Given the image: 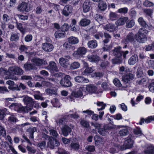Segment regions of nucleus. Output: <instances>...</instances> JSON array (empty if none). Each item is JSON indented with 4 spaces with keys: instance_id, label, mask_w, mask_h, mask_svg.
I'll list each match as a JSON object with an SVG mask.
<instances>
[{
    "instance_id": "9b49d317",
    "label": "nucleus",
    "mask_w": 154,
    "mask_h": 154,
    "mask_svg": "<svg viewBox=\"0 0 154 154\" xmlns=\"http://www.w3.org/2000/svg\"><path fill=\"white\" fill-rule=\"evenodd\" d=\"M17 10L20 12L28 11V4L24 2L20 4L17 7Z\"/></svg>"
},
{
    "instance_id": "aec40b11",
    "label": "nucleus",
    "mask_w": 154,
    "mask_h": 154,
    "mask_svg": "<svg viewBox=\"0 0 154 154\" xmlns=\"http://www.w3.org/2000/svg\"><path fill=\"white\" fill-rule=\"evenodd\" d=\"M32 61L36 66H41L43 64L45 65L47 64V62L46 60L39 58H34L32 60Z\"/></svg>"
},
{
    "instance_id": "6ab92c4d",
    "label": "nucleus",
    "mask_w": 154,
    "mask_h": 154,
    "mask_svg": "<svg viewBox=\"0 0 154 154\" xmlns=\"http://www.w3.org/2000/svg\"><path fill=\"white\" fill-rule=\"evenodd\" d=\"M42 47L45 51L47 52L51 51L54 48L52 44L47 42L43 43Z\"/></svg>"
},
{
    "instance_id": "13d9d810",
    "label": "nucleus",
    "mask_w": 154,
    "mask_h": 154,
    "mask_svg": "<svg viewBox=\"0 0 154 154\" xmlns=\"http://www.w3.org/2000/svg\"><path fill=\"white\" fill-rule=\"evenodd\" d=\"M93 71V69L91 67H88L86 68L83 72L85 75H87L92 72Z\"/></svg>"
},
{
    "instance_id": "f8f14e48",
    "label": "nucleus",
    "mask_w": 154,
    "mask_h": 154,
    "mask_svg": "<svg viewBox=\"0 0 154 154\" xmlns=\"http://www.w3.org/2000/svg\"><path fill=\"white\" fill-rule=\"evenodd\" d=\"M116 128H123L120 130L119 132V134L121 136H125L129 134V131L127 128L124 125H118L116 126Z\"/></svg>"
},
{
    "instance_id": "72a5a7b5",
    "label": "nucleus",
    "mask_w": 154,
    "mask_h": 154,
    "mask_svg": "<svg viewBox=\"0 0 154 154\" xmlns=\"http://www.w3.org/2000/svg\"><path fill=\"white\" fill-rule=\"evenodd\" d=\"M119 19L116 22L118 26L124 25L128 19L127 17H124L122 18H121L120 17Z\"/></svg>"
},
{
    "instance_id": "338daca9",
    "label": "nucleus",
    "mask_w": 154,
    "mask_h": 154,
    "mask_svg": "<svg viewBox=\"0 0 154 154\" xmlns=\"http://www.w3.org/2000/svg\"><path fill=\"white\" fill-rule=\"evenodd\" d=\"M32 35L28 34L25 37L24 40L26 42H29L32 40Z\"/></svg>"
},
{
    "instance_id": "79ce46f5",
    "label": "nucleus",
    "mask_w": 154,
    "mask_h": 154,
    "mask_svg": "<svg viewBox=\"0 0 154 154\" xmlns=\"http://www.w3.org/2000/svg\"><path fill=\"white\" fill-rule=\"evenodd\" d=\"M94 19L99 23H100L103 19V17L101 14H96L94 15Z\"/></svg>"
},
{
    "instance_id": "4be33fe9",
    "label": "nucleus",
    "mask_w": 154,
    "mask_h": 154,
    "mask_svg": "<svg viewBox=\"0 0 154 154\" xmlns=\"http://www.w3.org/2000/svg\"><path fill=\"white\" fill-rule=\"evenodd\" d=\"M59 63L61 66L64 68H67L69 65V60L63 57L59 59Z\"/></svg>"
},
{
    "instance_id": "473e14b6",
    "label": "nucleus",
    "mask_w": 154,
    "mask_h": 154,
    "mask_svg": "<svg viewBox=\"0 0 154 154\" xmlns=\"http://www.w3.org/2000/svg\"><path fill=\"white\" fill-rule=\"evenodd\" d=\"M68 41L69 44L71 45H74L77 44L79 40L77 38L73 36H70L68 38Z\"/></svg>"
},
{
    "instance_id": "6e6552de",
    "label": "nucleus",
    "mask_w": 154,
    "mask_h": 154,
    "mask_svg": "<svg viewBox=\"0 0 154 154\" xmlns=\"http://www.w3.org/2000/svg\"><path fill=\"white\" fill-rule=\"evenodd\" d=\"M47 69L52 73L57 72L59 71V69L57 66L56 64L53 61L49 62Z\"/></svg>"
},
{
    "instance_id": "f257e3e1",
    "label": "nucleus",
    "mask_w": 154,
    "mask_h": 154,
    "mask_svg": "<svg viewBox=\"0 0 154 154\" xmlns=\"http://www.w3.org/2000/svg\"><path fill=\"white\" fill-rule=\"evenodd\" d=\"M148 31L145 28H141L135 34V39L139 43H144L147 40V35Z\"/></svg>"
},
{
    "instance_id": "e433bc0d",
    "label": "nucleus",
    "mask_w": 154,
    "mask_h": 154,
    "mask_svg": "<svg viewBox=\"0 0 154 154\" xmlns=\"http://www.w3.org/2000/svg\"><path fill=\"white\" fill-rule=\"evenodd\" d=\"M27 106H15L14 110L19 112H28Z\"/></svg>"
},
{
    "instance_id": "7c9ffc66",
    "label": "nucleus",
    "mask_w": 154,
    "mask_h": 154,
    "mask_svg": "<svg viewBox=\"0 0 154 154\" xmlns=\"http://www.w3.org/2000/svg\"><path fill=\"white\" fill-rule=\"evenodd\" d=\"M138 21L140 25L141 26L143 27V28H148L149 27V26L148 24L144 20L143 17H139L138 20Z\"/></svg>"
},
{
    "instance_id": "052dcab7",
    "label": "nucleus",
    "mask_w": 154,
    "mask_h": 154,
    "mask_svg": "<svg viewBox=\"0 0 154 154\" xmlns=\"http://www.w3.org/2000/svg\"><path fill=\"white\" fill-rule=\"evenodd\" d=\"M57 152L58 154H70L69 152L61 148H58Z\"/></svg>"
},
{
    "instance_id": "9d476101",
    "label": "nucleus",
    "mask_w": 154,
    "mask_h": 154,
    "mask_svg": "<svg viewBox=\"0 0 154 154\" xmlns=\"http://www.w3.org/2000/svg\"><path fill=\"white\" fill-rule=\"evenodd\" d=\"M74 128L73 125H71L70 128L67 125H65L61 129V131L63 135L66 137L72 131V129Z\"/></svg>"
},
{
    "instance_id": "c85d7f7f",
    "label": "nucleus",
    "mask_w": 154,
    "mask_h": 154,
    "mask_svg": "<svg viewBox=\"0 0 154 154\" xmlns=\"http://www.w3.org/2000/svg\"><path fill=\"white\" fill-rule=\"evenodd\" d=\"M109 17L112 20H115L120 17V15L116 12V11L115 12H111L110 13Z\"/></svg>"
},
{
    "instance_id": "393cba45",
    "label": "nucleus",
    "mask_w": 154,
    "mask_h": 154,
    "mask_svg": "<svg viewBox=\"0 0 154 154\" xmlns=\"http://www.w3.org/2000/svg\"><path fill=\"white\" fill-rule=\"evenodd\" d=\"M23 100L26 106H34V102L31 97H27L25 98Z\"/></svg>"
},
{
    "instance_id": "a19ab883",
    "label": "nucleus",
    "mask_w": 154,
    "mask_h": 154,
    "mask_svg": "<svg viewBox=\"0 0 154 154\" xmlns=\"http://www.w3.org/2000/svg\"><path fill=\"white\" fill-rule=\"evenodd\" d=\"M80 123L81 125L83 127L88 128L89 126V122L84 119H81Z\"/></svg>"
},
{
    "instance_id": "69168bd1",
    "label": "nucleus",
    "mask_w": 154,
    "mask_h": 154,
    "mask_svg": "<svg viewBox=\"0 0 154 154\" xmlns=\"http://www.w3.org/2000/svg\"><path fill=\"white\" fill-rule=\"evenodd\" d=\"M113 83L116 86L120 87L122 86L120 81L118 79H115L113 80Z\"/></svg>"
},
{
    "instance_id": "ea45409f",
    "label": "nucleus",
    "mask_w": 154,
    "mask_h": 154,
    "mask_svg": "<svg viewBox=\"0 0 154 154\" xmlns=\"http://www.w3.org/2000/svg\"><path fill=\"white\" fill-rule=\"evenodd\" d=\"M103 35L105 39L103 41V42L104 44H106L109 42L111 36L109 33L106 32H104Z\"/></svg>"
},
{
    "instance_id": "a18cd8bd",
    "label": "nucleus",
    "mask_w": 154,
    "mask_h": 154,
    "mask_svg": "<svg viewBox=\"0 0 154 154\" xmlns=\"http://www.w3.org/2000/svg\"><path fill=\"white\" fill-rule=\"evenodd\" d=\"M8 114L6 109H0V120H2L4 118L5 115Z\"/></svg>"
},
{
    "instance_id": "f704fd0d",
    "label": "nucleus",
    "mask_w": 154,
    "mask_h": 154,
    "mask_svg": "<svg viewBox=\"0 0 154 154\" xmlns=\"http://www.w3.org/2000/svg\"><path fill=\"white\" fill-rule=\"evenodd\" d=\"M65 32L62 31V30H57L54 33V35L56 38H60L64 37L65 36Z\"/></svg>"
},
{
    "instance_id": "423d86ee",
    "label": "nucleus",
    "mask_w": 154,
    "mask_h": 154,
    "mask_svg": "<svg viewBox=\"0 0 154 154\" xmlns=\"http://www.w3.org/2000/svg\"><path fill=\"white\" fill-rule=\"evenodd\" d=\"M79 88V90L77 92H72L71 95L68 97V98L70 99L71 101H72L74 100V98H79L81 97L83 95V88Z\"/></svg>"
},
{
    "instance_id": "7ed1b4c3",
    "label": "nucleus",
    "mask_w": 154,
    "mask_h": 154,
    "mask_svg": "<svg viewBox=\"0 0 154 154\" xmlns=\"http://www.w3.org/2000/svg\"><path fill=\"white\" fill-rule=\"evenodd\" d=\"M70 79L71 78L69 75H66L60 80V84L62 86L64 87L67 88L70 87L72 85L70 81Z\"/></svg>"
},
{
    "instance_id": "c756f323",
    "label": "nucleus",
    "mask_w": 154,
    "mask_h": 154,
    "mask_svg": "<svg viewBox=\"0 0 154 154\" xmlns=\"http://www.w3.org/2000/svg\"><path fill=\"white\" fill-rule=\"evenodd\" d=\"M8 121L10 123L13 124L18 122V120L14 115L11 113L8 118Z\"/></svg>"
},
{
    "instance_id": "de8ad7c7",
    "label": "nucleus",
    "mask_w": 154,
    "mask_h": 154,
    "mask_svg": "<svg viewBox=\"0 0 154 154\" xmlns=\"http://www.w3.org/2000/svg\"><path fill=\"white\" fill-rule=\"evenodd\" d=\"M80 66V63L78 62H74L72 63L70 66L71 69H74L79 68Z\"/></svg>"
},
{
    "instance_id": "2eb2a0df",
    "label": "nucleus",
    "mask_w": 154,
    "mask_h": 154,
    "mask_svg": "<svg viewBox=\"0 0 154 154\" xmlns=\"http://www.w3.org/2000/svg\"><path fill=\"white\" fill-rule=\"evenodd\" d=\"M92 3L89 0H86L83 5V12L87 13L89 11L92 5Z\"/></svg>"
},
{
    "instance_id": "4c0bfd02",
    "label": "nucleus",
    "mask_w": 154,
    "mask_h": 154,
    "mask_svg": "<svg viewBox=\"0 0 154 154\" xmlns=\"http://www.w3.org/2000/svg\"><path fill=\"white\" fill-rule=\"evenodd\" d=\"M37 131L35 127L30 128L28 129L26 131L29 133L30 135V138L32 139H33L34 136L33 134Z\"/></svg>"
},
{
    "instance_id": "c9c22d12",
    "label": "nucleus",
    "mask_w": 154,
    "mask_h": 154,
    "mask_svg": "<svg viewBox=\"0 0 154 154\" xmlns=\"http://www.w3.org/2000/svg\"><path fill=\"white\" fill-rule=\"evenodd\" d=\"M91 23L90 20L87 18H83L81 19L80 22V24L82 26H85L89 25Z\"/></svg>"
},
{
    "instance_id": "a211bd4d",
    "label": "nucleus",
    "mask_w": 154,
    "mask_h": 154,
    "mask_svg": "<svg viewBox=\"0 0 154 154\" xmlns=\"http://www.w3.org/2000/svg\"><path fill=\"white\" fill-rule=\"evenodd\" d=\"M138 57L137 54H134L130 57L128 60V64L133 65L138 62Z\"/></svg>"
},
{
    "instance_id": "4d7b16f0",
    "label": "nucleus",
    "mask_w": 154,
    "mask_h": 154,
    "mask_svg": "<svg viewBox=\"0 0 154 154\" xmlns=\"http://www.w3.org/2000/svg\"><path fill=\"white\" fill-rule=\"evenodd\" d=\"M137 12L133 8H131L129 12V15L131 18H134L136 15Z\"/></svg>"
},
{
    "instance_id": "cd10ccee",
    "label": "nucleus",
    "mask_w": 154,
    "mask_h": 154,
    "mask_svg": "<svg viewBox=\"0 0 154 154\" xmlns=\"http://www.w3.org/2000/svg\"><path fill=\"white\" fill-rule=\"evenodd\" d=\"M105 29L110 32H112L116 31V27L114 24L109 23L106 25Z\"/></svg>"
},
{
    "instance_id": "864d4df0",
    "label": "nucleus",
    "mask_w": 154,
    "mask_h": 154,
    "mask_svg": "<svg viewBox=\"0 0 154 154\" xmlns=\"http://www.w3.org/2000/svg\"><path fill=\"white\" fill-rule=\"evenodd\" d=\"M68 118L67 116H65L61 119H60L58 122L60 125H63L66 124V122L67 121L66 119Z\"/></svg>"
},
{
    "instance_id": "c03bdc74",
    "label": "nucleus",
    "mask_w": 154,
    "mask_h": 154,
    "mask_svg": "<svg viewBox=\"0 0 154 154\" xmlns=\"http://www.w3.org/2000/svg\"><path fill=\"white\" fill-rule=\"evenodd\" d=\"M122 58H117L115 57V58L112 59V62L113 64H120L122 62Z\"/></svg>"
},
{
    "instance_id": "2f4dec72",
    "label": "nucleus",
    "mask_w": 154,
    "mask_h": 154,
    "mask_svg": "<svg viewBox=\"0 0 154 154\" xmlns=\"http://www.w3.org/2000/svg\"><path fill=\"white\" fill-rule=\"evenodd\" d=\"M98 7L100 10L104 11L107 8L106 3L105 2L102 1L99 3Z\"/></svg>"
},
{
    "instance_id": "bf43d9fd",
    "label": "nucleus",
    "mask_w": 154,
    "mask_h": 154,
    "mask_svg": "<svg viewBox=\"0 0 154 154\" xmlns=\"http://www.w3.org/2000/svg\"><path fill=\"white\" fill-rule=\"evenodd\" d=\"M2 19L4 23H6L10 20V18L7 14H4L3 15Z\"/></svg>"
},
{
    "instance_id": "bb28decb",
    "label": "nucleus",
    "mask_w": 154,
    "mask_h": 154,
    "mask_svg": "<svg viewBox=\"0 0 154 154\" xmlns=\"http://www.w3.org/2000/svg\"><path fill=\"white\" fill-rule=\"evenodd\" d=\"M88 47L90 48L94 49L98 45L97 42L95 40H93L89 41L88 43Z\"/></svg>"
},
{
    "instance_id": "39448f33",
    "label": "nucleus",
    "mask_w": 154,
    "mask_h": 154,
    "mask_svg": "<svg viewBox=\"0 0 154 154\" xmlns=\"http://www.w3.org/2000/svg\"><path fill=\"white\" fill-rule=\"evenodd\" d=\"M60 145L59 142L56 139L51 137L49 139L47 143V146L52 149Z\"/></svg>"
},
{
    "instance_id": "09e8293b",
    "label": "nucleus",
    "mask_w": 154,
    "mask_h": 154,
    "mask_svg": "<svg viewBox=\"0 0 154 154\" xmlns=\"http://www.w3.org/2000/svg\"><path fill=\"white\" fill-rule=\"evenodd\" d=\"M143 72L142 69L139 67L138 68L137 72V76L138 78H141L143 77Z\"/></svg>"
},
{
    "instance_id": "412c9836",
    "label": "nucleus",
    "mask_w": 154,
    "mask_h": 154,
    "mask_svg": "<svg viewBox=\"0 0 154 154\" xmlns=\"http://www.w3.org/2000/svg\"><path fill=\"white\" fill-rule=\"evenodd\" d=\"M74 80L76 82L82 83H88L89 81L88 79L81 76H76Z\"/></svg>"
},
{
    "instance_id": "49530a36",
    "label": "nucleus",
    "mask_w": 154,
    "mask_h": 154,
    "mask_svg": "<svg viewBox=\"0 0 154 154\" xmlns=\"http://www.w3.org/2000/svg\"><path fill=\"white\" fill-rule=\"evenodd\" d=\"M6 131L4 127L0 125V137L2 136L4 137H6Z\"/></svg>"
},
{
    "instance_id": "dca6fc26",
    "label": "nucleus",
    "mask_w": 154,
    "mask_h": 154,
    "mask_svg": "<svg viewBox=\"0 0 154 154\" xmlns=\"http://www.w3.org/2000/svg\"><path fill=\"white\" fill-rule=\"evenodd\" d=\"M23 68L26 72H29L35 69V66L34 64L27 62L24 64Z\"/></svg>"
},
{
    "instance_id": "5fc2aeb1",
    "label": "nucleus",
    "mask_w": 154,
    "mask_h": 154,
    "mask_svg": "<svg viewBox=\"0 0 154 154\" xmlns=\"http://www.w3.org/2000/svg\"><path fill=\"white\" fill-rule=\"evenodd\" d=\"M135 24L134 20H131L128 21L126 23V27L127 28H130L133 26Z\"/></svg>"
},
{
    "instance_id": "8fccbe9b",
    "label": "nucleus",
    "mask_w": 154,
    "mask_h": 154,
    "mask_svg": "<svg viewBox=\"0 0 154 154\" xmlns=\"http://www.w3.org/2000/svg\"><path fill=\"white\" fill-rule=\"evenodd\" d=\"M69 26L68 24L66 23H64L63 25H62L60 29L61 30H62L64 32H65L68 31L69 29Z\"/></svg>"
},
{
    "instance_id": "0eeeda50",
    "label": "nucleus",
    "mask_w": 154,
    "mask_h": 154,
    "mask_svg": "<svg viewBox=\"0 0 154 154\" xmlns=\"http://www.w3.org/2000/svg\"><path fill=\"white\" fill-rule=\"evenodd\" d=\"M135 35H134V33L131 32L128 33L125 38L123 40L125 41L124 42L126 43L134 44L136 42L135 40Z\"/></svg>"
},
{
    "instance_id": "58836bf2",
    "label": "nucleus",
    "mask_w": 154,
    "mask_h": 154,
    "mask_svg": "<svg viewBox=\"0 0 154 154\" xmlns=\"http://www.w3.org/2000/svg\"><path fill=\"white\" fill-rule=\"evenodd\" d=\"M77 22L75 19H73L72 20L71 23L70 25V29L72 31H76L77 29L75 27Z\"/></svg>"
},
{
    "instance_id": "774afa93",
    "label": "nucleus",
    "mask_w": 154,
    "mask_h": 154,
    "mask_svg": "<svg viewBox=\"0 0 154 154\" xmlns=\"http://www.w3.org/2000/svg\"><path fill=\"white\" fill-rule=\"evenodd\" d=\"M145 154H154V146L152 147L149 149H147L144 151Z\"/></svg>"
},
{
    "instance_id": "6e6d98bb",
    "label": "nucleus",
    "mask_w": 154,
    "mask_h": 154,
    "mask_svg": "<svg viewBox=\"0 0 154 154\" xmlns=\"http://www.w3.org/2000/svg\"><path fill=\"white\" fill-rule=\"evenodd\" d=\"M4 143L5 146L8 145L9 148L13 153L14 154H17V152L16 151L13 146L11 145H9L8 142L5 141L4 142Z\"/></svg>"
},
{
    "instance_id": "0e129e2a",
    "label": "nucleus",
    "mask_w": 154,
    "mask_h": 154,
    "mask_svg": "<svg viewBox=\"0 0 154 154\" xmlns=\"http://www.w3.org/2000/svg\"><path fill=\"white\" fill-rule=\"evenodd\" d=\"M103 36V34L102 32H98L94 35L95 38L97 40L100 39V38H102Z\"/></svg>"
},
{
    "instance_id": "1a4fd4ad",
    "label": "nucleus",
    "mask_w": 154,
    "mask_h": 154,
    "mask_svg": "<svg viewBox=\"0 0 154 154\" xmlns=\"http://www.w3.org/2000/svg\"><path fill=\"white\" fill-rule=\"evenodd\" d=\"M122 47L118 46L115 47L112 50V55L115 57L122 58Z\"/></svg>"
},
{
    "instance_id": "f03ea898",
    "label": "nucleus",
    "mask_w": 154,
    "mask_h": 154,
    "mask_svg": "<svg viewBox=\"0 0 154 154\" xmlns=\"http://www.w3.org/2000/svg\"><path fill=\"white\" fill-rule=\"evenodd\" d=\"M87 52V48L84 47H79L73 54L74 57L78 58L84 57V56Z\"/></svg>"
},
{
    "instance_id": "b1692460",
    "label": "nucleus",
    "mask_w": 154,
    "mask_h": 154,
    "mask_svg": "<svg viewBox=\"0 0 154 154\" xmlns=\"http://www.w3.org/2000/svg\"><path fill=\"white\" fill-rule=\"evenodd\" d=\"M86 89L88 92L93 93L96 92L97 87L93 84H90L86 86Z\"/></svg>"
},
{
    "instance_id": "f3484780",
    "label": "nucleus",
    "mask_w": 154,
    "mask_h": 154,
    "mask_svg": "<svg viewBox=\"0 0 154 154\" xmlns=\"http://www.w3.org/2000/svg\"><path fill=\"white\" fill-rule=\"evenodd\" d=\"M87 58L90 61L95 63H98L100 59V57L97 55L88 54Z\"/></svg>"
},
{
    "instance_id": "e2e57ef3",
    "label": "nucleus",
    "mask_w": 154,
    "mask_h": 154,
    "mask_svg": "<svg viewBox=\"0 0 154 154\" xmlns=\"http://www.w3.org/2000/svg\"><path fill=\"white\" fill-rule=\"evenodd\" d=\"M46 142L45 141H42L41 142L39 143L37 145L38 147L39 148L41 149H44L45 146Z\"/></svg>"
},
{
    "instance_id": "5701e85b",
    "label": "nucleus",
    "mask_w": 154,
    "mask_h": 154,
    "mask_svg": "<svg viewBox=\"0 0 154 154\" xmlns=\"http://www.w3.org/2000/svg\"><path fill=\"white\" fill-rule=\"evenodd\" d=\"M16 26L17 29L23 35H24L27 32L26 28L23 27L22 24L18 22L17 21L16 22Z\"/></svg>"
},
{
    "instance_id": "603ef678",
    "label": "nucleus",
    "mask_w": 154,
    "mask_h": 154,
    "mask_svg": "<svg viewBox=\"0 0 154 154\" xmlns=\"http://www.w3.org/2000/svg\"><path fill=\"white\" fill-rule=\"evenodd\" d=\"M143 5L146 7H150L153 6L154 4L148 0H146L144 2Z\"/></svg>"
},
{
    "instance_id": "4468645a",
    "label": "nucleus",
    "mask_w": 154,
    "mask_h": 154,
    "mask_svg": "<svg viewBox=\"0 0 154 154\" xmlns=\"http://www.w3.org/2000/svg\"><path fill=\"white\" fill-rule=\"evenodd\" d=\"M133 141L131 138V136L129 135L126 139L124 144L125 147V149H129L133 147Z\"/></svg>"
},
{
    "instance_id": "ddd939ff",
    "label": "nucleus",
    "mask_w": 154,
    "mask_h": 154,
    "mask_svg": "<svg viewBox=\"0 0 154 154\" xmlns=\"http://www.w3.org/2000/svg\"><path fill=\"white\" fill-rule=\"evenodd\" d=\"M134 77L133 74L131 73L125 74L122 76V81L124 83L127 84L133 80Z\"/></svg>"
},
{
    "instance_id": "3c124183",
    "label": "nucleus",
    "mask_w": 154,
    "mask_h": 154,
    "mask_svg": "<svg viewBox=\"0 0 154 154\" xmlns=\"http://www.w3.org/2000/svg\"><path fill=\"white\" fill-rule=\"evenodd\" d=\"M50 134L54 137H57L58 135L57 131L54 129H49Z\"/></svg>"
},
{
    "instance_id": "37998d69",
    "label": "nucleus",
    "mask_w": 154,
    "mask_h": 154,
    "mask_svg": "<svg viewBox=\"0 0 154 154\" xmlns=\"http://www.w3.org/2000/svg\"><path fill=\"white\" fill-rule=\"evenodd\" d=\"M19 37L18 33H13L11 35L10 40L11 41H17L19 39Z\"/></svg>"
},
{
    "instance_id": "a878e982",
    "label": "nucleus",
    "mask_w": 154,
    "mask_h": 154,
    "mask_svg": "<svg viewBox=\"0 0 154 154\" xmlns=\"http://www.w3.org/2000/svg\"><path fill=\"white\" fill-rule=\"evenodd\" d=\"M128 9L127 7H124L119 9L116 12L118 13L119 15H120V17L125 15L128 12Z\"/></svg>"
},
{
    "instance_id": "680f3d73",
    "label": "nucleus",
    "mask_w": 154,
    "mask_h": 154,
    "mask_svg": "<svg viewBox=\"0 0 154 154\" xmlns=\"http://www.w3.org/2000/svg\"><path fill=\"white\" fill-rule=\"evenodd\" d=\"M107 130L105 128V127L103 128H100L98 129V132L101 135L104 136L105 135L106 133L107 132Z\"/></svg>"
},
{
    "instance_id": "20e7f679",
    "label": "nucleus",
    "mask_w": 154,
    "mask_h": 154,
    "mask_svg": "<svg viewBox=\"0 0 154 154\" xmlns=\"http://www.w3.org/2000/svg\"><path fill=\"white\" fill-rule=\"evenodd\" d=\"M73 8L71 5H66L62 10V14L65 17H68L71 15L72 13Z\"/></svg>"
}]
</instances>
